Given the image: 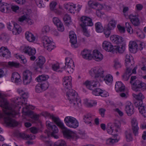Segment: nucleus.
Instances as JSON below:
<instances>
[{"mask_svg":"<svg viewBox=\"0 0 146 146\" xmlns=\"http://www.w3.org/2000/svg\"><path fill=\"white\" fill-rule=\"evenodd\" d=\"M64 137L71 141H76L77 139L80 138L84 139L85 138L86 135L84 131H80L78 134L74 132L67 129L65 127V129H61Z\"/></svg>","mask_w":146,"mask_h":146,"instance_id":"nucleus-1","label":"nucleus"},{"mask_svg":"<svg viewBox=\"0 0 146 146\" xmlns=\"http://www.w3.org/2000/svg\"><path fill=\"white\" fill-rule=\"evenodd\" d=\"M66 96L70 103L76 107L81 106V100L75 91L71 89L67 91Z\"/></svg>","mask_w":146,"mask_h":146,"instance_id":"nucleus-2","label":"nucleus"},{"mask_svg":"<svg viewBox=\"0 0 146 146\" xmlns=\"http://www.w3.org/2000/svg\"><path fill=\"white\" fill-rule=\"evenodd\" d=\"M136 77L132 76L130 79V83L131 84L132 90L135 92L143 91L146 90V84L139 80H135Z\"/></svg>","mask_w":146,"mask_h":146,"instance_id":"nucleus-3","label":"nucleus"},{"mask_svg":"<svg viewBox=\"0 0 146 146\" xmlns=\"http://www.w3.org/2000/svg\"><path fill=\"white\" fill-rule=\"evenodd\" d=\"M104 70L100 66H97L92 68L89 71V75L97 80L102 81L104 76Z\"/></svg>","mask_w":146,"mask_h":146,"instance_id":"nucleus-4","label":"nucleus"},{"mask_svg":"<svg viewBox=\"0 0 146 146\" xmlns=\"http://www.w3.org/2000/svg\"><path fill=\"white\" fill-rule=\"evenodd\" d=\"M108 133L112 135H116L115 133H119L121 131V123L118 121L112 124L111 123L108 124L107 127Z\"/></svg>","mask_w":146,"mask_h":146,"instance_id":"nucleus-5","label":"nucleus"},{"mask_svg":"<svg viewBox=\"0 0 146 146\" xmlns=\"http://www.w3.org/2000/svg\"><path fill=\"white\" fill-rule=\"evenodd\" d=\"M41 114L45 117H49L58 127L61 129H65V126L63 123L60 120L58 117H55L53 115H50L46 111L42 112Z\"/></svg>","mask_w":146,"mask_h":146,"instance_id":"nucleus-6","label":"nucleus"},{"mask_svg":"<svg viewBox=\"0 0 146 146\" xmlns=\"http://www.w3.org/2000/svg\"><path fill=\"white\" fill-rule=\"evenodd\" d=\"M42 41L44 47L49 51H51L55 47L54 44L47 36H43Z\"/></svg>","mask_w":146,"mask_h":146,"instance_id":"nucleus-7","label":"nucleus"},{"mask_svg":"<svg viewBox=\"0 0 146 146\" xmlns=\"http://www.w3.org/2000/svg\"><path fill=\"white\" fill-rule=\"evenodd\" d=\"M7 28L8 29L11 30L14 26L12 32L13 34L17 35L20 33L22 31V29L20 26L17 23L13 22L7 23Z\"/></svg>","mask_w":146,"mask_h":146,"instance_id":"nucleus-8","label":"nucleus"},{"mask_svg":"<svg viewBox=\"0 0 146 146\" xmlns=\"http://www.w3.org/2000/svg\"><path fill=\"white\" fill-rule=\"evenodd\" d=\"M32 73L29 70H26L23 73V80L24 84H27L31 81Z\"/></svg>","mask_w":146,"mask_h":146,"instance_id":"nucleus-9","label":"nucleus"},{"mask_svg":"<svg viewBox=\"0 0 146 146\" xmlns=\"http://www.w3.org/2000/svg\"><path fill=\"white\" fill-rule=\"evenodd\" d=\"M81 21V26L82 27H85L86 26H92L93 23L92 19L86 16H82L80 18Z\"/></svg>","mask_w":146,"mask_h":146,"instance_id":"nucleus-10","label":"nucleus"},{"mask_svg":"<svg viewBox=\"0 0 146 146\" xmlns=\"http://www.w3.org/2000/svg\"><path fill=\"white\" fill-rule=\"evenodd\" d=\"M13 103L12 104H13V106L9 104V105H10L11 108L15 111L14 108L17 107V106L21 105L25 106V105L27 104V103L25 102L24 101V100L21 97L20 98L17 97L16 98H15Z\"/></svg>","mask_w":146,"mask_h":146,"instance_id":"nucleus-11","label":"nucleus"},{"mask_svg":"<svg viewBox=\"0 0 146 146\" xmlns=\"http://www.w3.org/2000/svg\"><path fill=\"white\" fill-rule=\"evenodd\" d=\"M131 129L135 136H137L138 134L139 128L138 126V122L135 118H133L131 121Z\"/></svg>","mask_w":146,"mask_h":146,"instance_id":"nucleus-12","label":"nucleus"},{"mask_svg":"<svg viewBox=\"0 0 146 146\" xmlns=\"http://www.w3.org/2000/svg\"><path fill=\"white\" fill-rule=\"evenodd\" d=\"M88 5L89 7L98 10L102 9L103 8L102 5L94 0H90L88 1Z\"/></svg>","mask_w":146,"mask_h":146,"instance_id":"nucleus-13","label":"nucleus"},{"mask_svg":"<svg viewBox=\"0 0 146 146\" xmlns=\"http://www.w3.org/2000/svg\"><path fill=\"white\" fill-rule=\"evenodd\" d=\"M64 7L68 11L72 14H74L76 11V5L72 3H66Z\"/></svg>","mask_w":146,"mask_h":146,"instance_id":"nucleus-14","label":"nucleus"},{"mask_svg":"<svg viewBox=\"0 0 146 146\" xmlns=\"http://www.w3.org/2000/svg\"><path fill=\"white\" fill-rule=\"evenodd\" d=\"M69 37L70 38V42L72 44V47L76 48L77 47L76 44L77 40L76 36L73 31H71L69 33Z\"/></svg>","mask_w":146,"mask_h":146,"instance_id":"nucleus-15","label":"nucleus"},{"mask_svg":"<svg viewBox=\"0 0 146 146\" xmlns=\"http://www.w3.org/2000/svg\"><path fill=\"white\" fill-rule=\"evenodd\" d=\"M72 78L70 76L64 77L63 79V85L65 88L68 89L71 88Z\"/></svg>","mask_w":146,"mask_h":146,"instance_id":"nucleus-16","label":"nucleus"},{"mask_svg":"<svg viewBox=\"0 0 146 146\" xmlns=\"http://www.w3.org/2000/svg\"><path fill=\"white\" fill-rule=\"evenodd\" d=\"M11 53L7 47L2 46L0 48V56L6 58L10 56Z\"/></svg>","mask_w":146,"mask_h":146,"instance_id":"nucleus-17","label":"nucleus"},{"mask_svg":"<svg viewBox=\"0 0 146 146\" xmlns=\"http://www.w3.org/2000/svg\"><path fill=\"white\" fill-rule=\"evenodd\" d=\"M102 47L106 51L111 52L113 50V47L111 44L109 42L105 41L102 43Z\"/></svg>","mask_w":146,"mask_h":146,"instance_id":"nucleus-18","label":"nucleus"},{"mask_svg":"<svg viewBox=\"0 0 146 146\" xmlns=\"http://www.w3.org/2000/svg\"><path fill=\"white\" fill-rule=\"evenodd\" d=\"M129 17L130 21L133 25L135 26H138L139 25L140 20L137 16L130 15Z\"/></svg>","mask_w":146,"mask_h":146,"instance_id":"nucleus-19","label":"nucleus"},{"mask_svg":"<svg viewBox=\"0 0 146 146\" xmlns=\"http://www.w3.org/2000/svg\"><path fill=\"white\" fill-rule=\"evenodd\" d=\"M81 55L83 58L89 60H91L93 57L92 54V51L86 49H84L81 52Z\"/></svg>","mask_w":146,"mask_h":146,"instance_id":"nucleus-20","label":"nucleus"},{"mask_svg":"<svg viewBox=\"0 0 146 146\" xmlns=\"http://www.w3.org/2000/svg\"><path fill=\"white\" fill-rule=\"evenodd\" d=\"M129 49L130 51L133 53H135L138 50V46L135 41H131L129 45Z\"/></svg>","mask_w":146,"mask_h":146,"instance_id":"nucleus-21","label":"nucleus"},{"mask_svg":"<svg viewBox=\"0 0 146 146\" xmlns=\"http://www.w3.org/2000/svg\"><path fill=\"white\" fill-rule=\"evenodd\" d=\"M94 59L97 61H100L103 58V55L98 50H94L93 52Z\"/></svg>","mask_w":146,"mask_h":146,"instance_id":"nucleus-22","label":"nucleus"},{"mask_svg":"<svg viewBox=\"0 0 146 146\" xmlns=\"http://www.w3.org/2000/svg\"><path fill=\"white\" fill-rule=\"evenodd\" d=\"M19 21L22 22L24 21H25L29 25H31L33 23V22L32 20L29 18V16L27 15H24L21 16L19 18Z\"/></svg>","mask_w":146,"mask_h":146,"instance_id":"nucleus-23","label":"nucleus"},{"mask_svg":"<svg viewBox=\"0 0 146 146\" xmlns=\"http://www.w3.org/2000/svg\"><path fill=\"white\" fill-rule=\"evenodd\" d=\"M110 38L113 42L117 44L120 43L123 40V39L122 37L116 35L111 36Z\"/></svg>","mask_w":146,"mask_h":146,"instance_id":"nucleus-24","label":"nucleus"},{"mask_svg":"<svg viewBox=\"0 0 146 146\" xmlns=\"http://www.w3.org/2000/svg\"><path fill=\"white\" fill-rule=\"evenodd\" d=\"M23 51L25 53L28 54L30 56L34 55L36 52L35 48L29 46L25 47L23 49Z\"/></svg>","mask_w":146,"mask_h":146,"instance_id":"nucleus-25","label":"nucleus"},{"mask_svg":"<svg viewBox=\"0 0 146 146\" xmlns=\"http://www.w3.org/2000/svg\"><path fill=\"white\" fill-rule=\"evenodd\" d=\"M113 138H109L106 141V144L108 145H112L115 143L117 142L119 140V137L117 135L113 136Z\"/></svg>","mask_w":146,"mask_h":146,"instance_id":"nucleus-26","label":"nucleus"},{"mask_svg":"<svg viewBox=\"0 0 146 146\" xmlns=\"http://www.w3.org/2000/svg\"><path fill=\"white\" fill-rule=\"evenodd\" d=\"M125 110L129 116H131L134 112V107L131 104H129L125 107Z\"/></svg>","mask_w":146,"mask_h":146,"instance_id":"nucleus-27","label":"nucleus"},{"mask_svg":"<svg viewBox=\"0 0 146 146\" xmlns=\"http://www.w3.org/2000/svg\"><path fill=\"white\" fill-rule=\"evenodd\" d=\"M115 89L117 92H123L125 89L123 84L120 81L116 82L115 84Z\"/></svg>","mask_w":146,"mask_h":146,"instance_id":"nucleus-28","label":"nucleus"},{"mask_svg":"<svg viewBox=\"0 0 146 146\" xmlns=\"http://www.w3.org/2000/svg\"><path fill=\"white\" fill-rule=\"evenodd\" d=\"M11 80L15 83H18L21 81V79L20 75L17 72H14L13 73Z\"/></svg>","mask_w":146,"mask_h":146,"instance_id":"nucleus-29","label":"nucleus"},{"mask_svg":"<svg viewBox=\"0 0 146 146\" xmlns=\"http://www.w3.org/2000/svg\"><path fill=\"white\" fill-rule=\"evenodd\" d=\"M36 61L37 66L39 68H42L43 65L45 62V59L44 57L40 56L38 57V59Z\"/></svg>","mask_w":146,"mask_h":146,"instance_id":"nucleus-30","label":"nucleus"},{"mask_svg":"<svg viewBox=\"0 0 146 146\" xmlns=\"http://www.w3.org/2000/svg\"><path fill=\"white\" fill-rule=\"evenodd\" d=\"M52 130V132L51 133V137H54V138L58 139V136L56 134L58 132V127L55 125H52V127L51 129Z\"/></svg>","mask_w":146,"mask_h":146,"instance_id":"nucleus-31","label":"nucleus"},{"mask_svg":"<svg viewBox=\"0 0 146 146\" xmlns=\"http://www.w3.org/2000/svg\"><path fill=\"white\" fill-rule=\"evenodd\" d=\"M9 5L6 3H2L0 4V11L2 12L7 13L9 9Z\"/></svg>","mask_w":146,"mask_h":146,"instance_id":"nucleus-32","label":"nucleus"},{"mask_svg":"<svg viewBox=\"0 0 146 146\" xmlns=\"http://www.w3.org/2000/svg\"><path fill=\"white\" fill-rule=\"evenodd\" d=\"M25 36L28 40L30 42L34 41L35 39V38L34 35L31 33L27 32L26 33Z\"/></svg>","mask_w":146,"mask_h":146,"instance_id":"nucleus-33","label":"nucleus"},{"mask_svg":"<svg viewBox=\"0 0 146 146\" xmlns=\"http://www.w3.org/2000/svg\"><path fill=\"white\" fill-rule=\"evenodd\" d=\"M57 4V3L55 1H52L51 2L50 4V8L51 10L53 11L55 13L59 14L60 13V11H58L57 12H56L57 10L55 9L56 6Z\"/></svg>","mask_w":146,"mask_h":146,"instance_id":"nucleus-34","label":"nucleus"},{"mask_svg":"<svg viewBox=\"0 0 146 146\" xmlns=\"http://www.w3.org/2000/svg\"><path fill=\"white\" fill-rule=\"evenodd\" d=\"M84 103L89 107H92L95 106L97 102L95 101L86 99L84 100Z\"/></svg>","mask_w":146,"mask_h":146,"instance_id":"nucleus-35","label":"nucleus"},{"mask_svg":"<svg viewBox=\"0 0 146 146\" xmlns=\"http://www.w3.org/2000/svg\"><path fill=\"white\" fill-rule=\"evenodd\" d=\"M116 23V21L112 19L108 24L107 29L111 30H113L115 27Z\"/></svg>","mask_w":146,"mask_h":146,"instance_id":"nucleus-36","label":"nucleus"},{"mask_svg":"<svg viewBox=\"0 0 146 146\" xmlns=\"http://www.w3.org/2000/svg\"><path fill=\"white\" fill-rule=\"evenodd\" d=\"M99 80L95 81L94 80L91 81V83L89 89L91 90H94L98 86H100V84L98 82Z\"/></svg>","mask_w":146,"mask_h":146,"instance_id":"nucleus-37","label":"nucleus"},{"mask_svg":"<svg viewBox=\"0 0 146 146\" xmlns=\"http://www.w3.org/2000/svg\"><path fill=\"white\" fill-rule=\"evenodd\" d=\"M133 97L136 100L142 101L145 98V97L142 93L140 92L138 94H136L135 93L132 94Z\"/></svg>","mask_w":146,"mask_h":146,"instance_id":"nucleus-38","label":"nucleus"},{"mask_svg":"<svg viewBox=\"0 0 146 146\" xmlns=\"http://www.w3.org/2000/svg\"><path fill=\"white\" fill-rule=\"evenodd\" d=\"M63 19L66 25H70L72 22L70 17L67 14L64 15Z\"/></svg>","mask_w":146,"mask_h":146,"instance_id":"nucleus-39","label":"nucleus"},{"mask_svg":"<svg viewBox=\"0 0 146 146\" xmlns=\"http://www.w3.org/2000/svg\"><path fill=\"white\" fill-rule=\"evenodd\" d=\"M125 134L126 140L127 141H130L132 140L133 137L131 133V131L130 129H128L126 131Z\"/></svg>","mask_w":146,"mask_h":146,"instance_id":"nucleus-40","label":"nucleus"},{"mask_svg":"<svg viewBox=\"0 0 146 146\" xmlns=\"http://www.w3.org/2000/svg\"><path fill=\"white\" fill-rule=\"evenodd\" d=\"M15 56L17 59L21 60V63L23 64H25L27 63V60L24 55L16 54L15 55Z\"/></svg>","mask_w":146,"mask_h":146,"instance_id":"nucleus-41","label":"nucleus"},{"mask_svg":"<svg viewBox=\"0 0 146 146\" xmlns=\"http://www.w3.org/2000/svg\"><path fill=\"white\" fill-rule=\"evenodd\" d=\"M78 125V122L76 119L74 118L70 124L69 125L68 127L70 128H76L77 127Z\"/></svg>","mask_w":146,"mask_h":146,"instance_id":"nucleus-42","label":"nucleus"},{"mask_svg":"<svg viewBox=\"0 0 146 146\" xmlns=\"http://www.w3.org/2000/svg\"><path fill=\"white\" fill-rule=\"evenodd\" d=\"M49 78L48 76L46 75H42L39 76L36 79L38 82L45 81Z\"/></svg>","mask_w":146,"mask_h":146,"instance_id":"nucleus-43","label":"nucleus"},{"mask_svg":"<svg viewBox=\"0 0 146 146\" xmlns=\"http://www.w3.org/2000/svg\"><path fill=\"white\" fill-rule=\"evenodd\" d=\"M84 120L86 123L89 124L92 121L91 115L90 114H88L84 115Z\"/></svg>","mask_w":146,"mask_h":146,"instance_id":"nucleus-44","label":"nucleus"},{"mask_svg":"<svg viewBox=\"0 0 146 146\" xmlns=\"http://www.w3.org/2000/svg\"><path fill=\"white\" fill-rule=\"evenodd\" d=\"M139 113L144 117H146V106L138 107Z\"/></svg>","mask_w":146,"mask_h":146,"instance_id":"nucleus-45","label":"nucleus"},{"mask_svg":"<svg viewBox=\"0 0 146 146\" xmlns=\"http://www.w3.org/2000/svg\"><path fill=\"white\" fill-rule=\"evenodd\" d=\"M96 30L98 32H101L103 30V27L101 24L98 22L95 24Z\"/></svg>","mask_w":146,"mask_h":146,"instance_id":"nucleus-46","label":"nucleus"},{"mask_svg":"<svg viewBox=\"0 0 146 146\" xmlns=\"http://www.w3.org/2000/svg\"><path fill=\"white\" fill-rule=\"evenodd\" d=\"M74 118V117L72 116H67L64 118V122L66 125L68 126L69 125H70V124Z\"/></svg>","mask_w":146,"mask_h":146,"instance_id":"nucleus-47","label":"nucleus"},{"mask_svg":"<svg viewBox=\"0 0 146 146\" xmlns=\"http://www.w3.org/2000/svg\"><path fill=\"white\" fill-rule=\"evenodd\" d=\"M40 137L45 142L46 146H55V143H53L51 141L45 140V139L48 138L47 137H44L43 135H41Z\"/></svg>","mask_w":146,"mask_h":146,"instance_id":"nucleus-48","label":"nucleus"},{"mask_svg":"<svg viewBox=\"0 0 146 146\" xmlns=\"http://www.w3.org/2000/svg\"><path fill=\"white\" fill-rule=\"evenodd\" d=\"M103 80H104L107 84H108L111 83L112 81L113 77L111 75L108 74L105 77H104H104Z\"/></svg>","mask_w":146,"mask_h":146,"instance_id":"nucleus-49","label":"nucleus"},{"mask_svg":"<svg viewBox=\"0 0 146 146\" xmlns=\"http://www.w3.org/2000/svg\"><path fill=\"white\" fill-rule=\"evenodd\" d=\"M132 58V56L130 55L127 54L126 55L125 59V65L130 66L131 64H133L130 62V59Z\"/></svg>","mask_w":146,"mask_h":146,"instance_id":"nucleus-50","label":"nucleus"},{"mask_svg":"<svg viewBox=\"0 0 146 146\" xmlns=\"http://www.w3.org/2000/svg\"><path fill=\"white\" fill-rule=\"evenodd\" d=\"M74 65H65L64 69L66 71H67L68 73H71L73 72V67Z\"/></svg>","mask_w":146,"mask_h":146,"instance_id":"nucleus-51","label":"nucleus"},{"mask_svg":"<svg viewBox=\"0 0 146 146\" xmlns=\"http://www.w3.org/2000/svg\"><path fill=\"white\" fill-rule=\"evenodd\" d=\"M55 146H66V143L63 140H59L55 143Z\"/></svg>","mask_w":146,"mask_h":146,"instance_id":"nucleus-52","label":"nucleus"},{"mask_svg":"<svg viewBox=\"0 0 146 146\" xmlns=\"http://www.w3.org/2000/svg\"><path fill=\"white\" fill-rule=\"evenodd\" d=\"M114 67L116 69H118L121 68V65L117 60H115L114 61Z\"/></svg>","mask_w":146,"mask_h":146,"instance_id":"nucleus-53","label":"nucleus"},{"mask_svg":"<svg viewBox=\"0 0 146 146\" xmlns=\"http://www.w3.org/2000/svg\"><path fill=\"white\" fill-rule=\"evenodd\" d=\"M126 71L125 73L127 74H130V75L131 74L132 69L133 68V64H131L130 66L126 65Z\"/></svg>","mask_w":146,"mask_h":146,"instance_id":"nucleus-54","label":"nucleus"},{"mask_svg":"<svg viewBox=\"0 0 146 146\" xmlns=\"http://www.w3.org/2000/svg\"><path fill=\"white\" fill-rule=\"evenodd\" d=\"M66 65H74V62L73 60L70 58H66Z\"/></svg>","mask_w":146,"mask_h":146,"instance_id":"nucleus-55","label":"nucleus"},{"mask_svg":"<svg viewBox=\"0 0 146 146\" xmlns=\"http://www.w3.org/2000/svg\"><path fill=\"white\" fill-rule=\"evenodd\" d=\"M25 107H23V112H26L27 110L29 109L33 110L35 108V107L34 106L30 105H28L27 104L25 105Z\"/></svg>","mask_w":146,"mask_h":146,"instance_id":"nucleus-56","label":"nucleus"},{"mask_svg":"<svg viewBox=\"0 0 146 146\" xmlns=\"http://www.w3.org/2000/svg\"><path fill=\"white\" fill-rule=\"evenodd\" d=\"M40 86L41 87L43 91L47 89L49 86L48 84V83L46 82H45L43 83L40 84Z\"/></svg>","mask_w":146,"mask_h":146,"instance_id":"nucleus-57","label":"nucleus"},{"mask_svg":"<svg viewBox=\"0 0 146 146\" xmlns=\"http://www.w3.org/2000/svg\"><path fill=\"white\" fill-rule=\"evenodd\" d=\"M8 36L5 33H2L0 36V39L4 41H7L8 40Z\"/></svg>","mask_w":146,"mask_h":146,"instance_id":"nucleus-58","label":"nucleus"},{"mask_svg":"<svg viewBox=\"0 0 146 146\" xmlns=\"http://www.w3.org/2000/svg\"><path fill=\"white\" fill-rule=\"evenodd\" d=\"M8 64L11 66H13L16 68H18L20 64L19 63L14 62H9Z\"/></svg>","mask_w":146,"mask_h":146,"instance_id":"nucleus-59","label":"nucleus"},{"mask_svg":"<svg viewBox=\"0 0 146 146\" xmlns=\"http://www.w3.org/2000/svg\"><path fill=\"white\" fill-rule=\"evenodd\" d=\"M53 22L56 26L62 23L59 18L57 17H54L53 18Z\"/></svg>","mask_w":146,"mask_h":146,"instance_id":"nucleus-60","label":"nucleus"},{"mask_svg":"<svg viewBox=\"0 0 146 146\" xmlns=\"http://www.w3.org/2000/svg\"><path fill=\"white\" fill-rule=\"evenodd\" d=\"M40 84H38L35 86V91L37 93H40L43 91L41 87L40 86Z\"/></svg>","mask_w":146,"mask_h":146,"instance_id":"nucleus-61","label":"nucleus"},{"mask_svg":"<svg viewBox=\"0 0 146 146\" xmlns=\"http://www.w3.org/2000/svg\"><path fill=\"white\" fill-rule=\"evenodd\" d=\"M102 90L100 88H96L92 91V93L95 96H99Z\"/></svg>","mask_w":146,"mask_h":146,"instance_id":"nucleus-62","label":"nucleus"},{"mask_svg":"<svg viewBox=\"0 0 146 146\" xmlns=\"http://www.w3.org/2000/svg\"><path fill=\"white\" fill-rule=\"evenodd\" d=\"M29 130L31 133L35 134L38 133V129L35 127H32L29 128Z\"/></svg>","mask_w":146,"mask_h":146,"instance_id":"nucleus-63","label":"nucleus"},{"mask_svg":"<svg viewBox=\"0 0 146 146\" xmlns=\"http://www.w3.org/2000/svg\"><path fill=\"white\" fill-rule=\"evenodd\" d=\"M136 33L137 35L138 36L141 38H143L145 37V36L144 34L140 30H139L138 31L136 32Z\"/></svg>","mask_w":146,"mask_h":146,"instance_id":"nucleus-64","label":"nucleus"}]
</instances>
